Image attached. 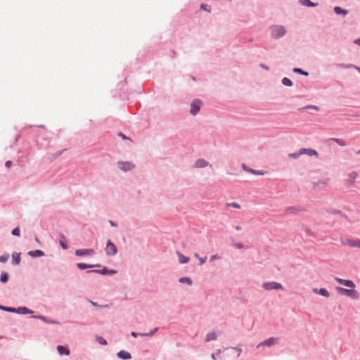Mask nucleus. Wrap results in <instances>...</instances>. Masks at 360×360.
<instances>
[{"label":"nucleus","instance_id":"47","mask_svg":"<svg viewBox=\"0 0 360 360\" xmlns=\"http://www.w3.org/2000/svg\"><path fill=\"white\" fill-rule=\"evenodd\" d=\"M11 164H12V162H11V160H8V161L6 162V164H5V165H6V167H11Z\"/></svg>","mask_w":360,"mask_h":360},{"label":"nucleus","instance_id":"26","mask_svg":"<svg viewBox=\"0 0 360 360\" xmlns=\"http://www.w3.org/2000/svg\"><path fill=\"white\" fill-rule=\"evenodd\" d=\"M8 274L4 271L1 272V278H0L1 282L5 283L8 281Z\"/></svg>","mask_w":360,"mask_h":360},{"label":"nucleus","instance_id":"54","mask_svg":"<svg viewBox=\"0 0 360 360\" xmlns=\"http://www.w3.org/2000/svg\"><path fill=\"white\" fill-rule=\"evenodd\" d=\"M194 256L199 259L200 258L198 253H195Z\"/></svg>","mask_w":360,"mask_h":360},{"label":"nucleus","instance_id":"3","mask_svg":"<svg viewBox=\"0 0 360 360\" xmlns=\"http://www.w3.org/2000/svg\"><path fill=\"white\" fill-rule=\"evenodd\" d=\"M262 288L266 290L283 289V286L281 283L274 281L264 282L262 284Z\"/></svg>","mask_w":360,"mask_h":360},{"label":"nucleus","instance_id":"10","mask_svg":"<svg viewBox=\"0 0 360 360\" xmlns=\"http://www.w3.org/2000/svg\"><path fill=\"white\" fill-rule=\"evenodd\" d=\"M300 154H301V155L306 154L309 156H318V153L315 150L311 148H301L300 150Z\"/></svg>","mask_w":360,"mask_h":360},{"label":"nucleus","instance_id":"55","mask_svg":"<svg viewBox=\"0 0 360 360\" xmlns=\"http://www.w3.org/2000/svg\"><path fill=\"white\" fill-rule=\"evenodd\" d=\"M211 356L213 360H216L214 354H212Z\"/></svg>","mask_w":360,"mask_h":360},{"label":"nucleus","instance_id":"49","mask_svg":"<svg viewBox=\"0 0 360 360\" xmlns=\"http://www.w3.org/2000/svg\"><path fill=\"white\" fill-rule=\"evenodd\" d=\"M116 273H117V271H115V270H110V271H108V274H111V275H112V274H116Z\"/></svg>","mask_w":360,"mask_h":360},{"label":"nucleus","instance_id":"13","mask_svg":"<svg viewBox=\"0 0 360 360\" xmlns=\"http://www.w3.org/2000/svg\"><path fill=\"white\" fill-rule=\"evenodd\" d=\"M209 165L208 162L204 159H198L195 162V167L197 168L205 167Z\"/></svg>","mask_w":360,"mask_h":360},{"label":"nucleus","instance_id":"50","mask_svg":"<svg viewBox=\"0 0 360 360\" xmlns=\"http://www.w3.org/2000/svg\"><path fill=\"white\" fill-rule=\"evenodd\" d=\"M354 42V44H357V45L360 46V38H359V39H356Z\"/></svg>","mask_w":360,"mask_h":360},{"label":"nucleus","instance_id":"32","mask_svg":"<svg viewBox=\"0 0 360 360\" xmlns=\"http://www.w3.org/2000/svg\"><path fill=\"white\" fill-rule=\"evenodd\" d=\"M335 143H337L340 146H346V141L341 139H333Z\"/></svg>","mask_w":360,"mask_h":360},{"label":"nucleus","instance_id":"4","mask_svg":"<svg viewBox=\"0 0 360 360\" xmlns=\"http://www.w3.org/2000/svg\"><path fill=\"white\" fill-rule=\"evenodd\" d=\"M105 250L106 255L108 256L115 255L117 252V247L111 242L110 240H108Z\"/></svg>","mask_w":360,"mask_h":360},{"label":"nucleus","instance_id":"35","mask_svg":"<svg viewBox=\"0 0 360 360\" xmlns=\"http://www.w3.org/2000/svg\"><path fill=\"white\" fill-rule=\"evenodd\" d=\"M299 210L298 208L295 207H289L286 209V212L292 213V212H297Z\"/></svg>","mask_w":360,"mask_h":360},{"label":"nucleus","instance_id":"31","mask_svg":"<svg viewBox=\"0 0 360 360\" xmlns=\"http://www.w3.org/2000/svg\"><path fill=\"white\" fill-rule=\"evenodd\" d=\"M96 341L102 345H107V342L106 340L103 338V337H101V336H96Z\"/></svg>","mask_w":360,"mask_h":360},{"label":"nucleus","instance_id":"19","mask_svg":"<svg viewBox=\"0 0 360 360\" xmlns=\"http://www.w3.org/2000/svg\"><path fill=\"white\" fill-rule=\"evenodd\" d=\"M217 333L214 331L210 332L206 335L205 342H209L211 340H215L217 339Z\"/></svg>","mask_w":360,"mask_h":360},{"label":"nucleus","instance_id":"15","mask_svg":"<svg viewBox=\"0 0 360 360\" xmlns=\"http://www.w3.org/2000/svg\"><path fill=\"white\" fill-rule=\"evenodd\" d=\"M117 356L122 359H124V360H127V359H129L131 358V354L127 352V351H124V350H122L120 352H119L117 353Z\"/></svg>","mask_w":360,"mask_h":360},{"label":"nucleus","instance_id":"38","mask_svg":"<svg viewBox=\"0 0 360 360\" xmlns=\"http://www.w3.org/2000/svg\"><path fill=\"white\" fill-rule=\"evenodd\" d=\"M8 258H9V255H5L0 256V262H7Z\"/></svg>","mask_w":360,"mask_h":360},{"label":"nucleus","instance_id":"12","mask_svg":"<svg viewBox=\"0 0 360 360\" xmlns=\"http://www.w3.org/2000/svg\"><path fill=\"white\" fill-rule=\"evenodd\" d=\"M313 292L316 294H319L326 297H328L330 296L329 292L326 288H314Z\"/></svg>","mask_w":360,"mask_h":360},{"label":"nucleus","instance_id":"44","mask_svg":"<svg viewBox=\"0 0 360 360\" xmlns=\"http://www.w3.org/2000/svg\"><path fill=\"white\" fill-rule=\"evenodd\" d=\"M199 261H200V264L202 265L206 261V257H204V258L200 257V258H199Z\"/></svg>","mask_w":360,"mask_h":360},{"label":"nucleus","instance_id":"11","mask_svg":"<svg viewBox=\"0 0 360 360\" xmlns=\"http://www.w3.org/2000/svg\"><path fill=\"white\" fill-rule=\"evenodd\" d=\"M340 240V243L342 245L349 246L351 248L354 238H347V237H341Z\"/></svg>","mask_w":360,"mask_h":360},{"label":"nucleus","instance_id":"17","mask_svg":"<svg viewBox=\"0 0 360 360\" xmlns=\"http://www.w3.org/2000/svg\"><path fill=\"white\" fill-rule=\"evenodd\" d=\"M157 330H158V328H155L149 333H135V332H132L131 333V335L133 337H134V338H136L138 335H140V336H151V335H154L155 333Z\"/></svg>","mask_w":360,"mask_h":360},{"label":"nucleus","instance_id":"58","mask_svg":"<svg viewBox=\"0 0 360 360\" xmlns=\"http://www.w3.org/2000/svg\"><path fill=\"white\" fill-rule=\"evenodd\" d=\"M356 154L360 155V150L356 152Z\"/></svg>","mask_w":360,"mask_h":360},{"label":"nucleus","instance_id":"28","mask_svg":"<svg viewBox=\"0 0 360 360\" xmlns=\"http://www.w3.org/2000/svg\"><path fill=\"white\" fill-rule=\"evenodd\" d=\"M179 282L181 283H186L188 285H191V280L188 277H182L179 279Z\"/></svg>","mask_w":360,"mask_h":360},{"label":"nucleus","instance_id":"16","mask_svg":"<svg viewBox=\"0 0 360 360\" xmlns=\"http://www.w3.org/2000/svg\"><path fill=\"white\" fill-rule=\"evenodd\" d=\"M242 167L243 169L248 172H250V173H252V174H256V175H263L264 174V172H262V171H257V170H254L251 168H249L248 167H247L245 164H243L242 165Z\"/></svg>","mask_w":360,"mask_h":360},{"label":"nucleus","instance_id":"57","mask_svg":"<svg viewBox=\"0 0 360 360\" xmlns=\"http://www.w3.org/2000/svg\"><path fill=\"white\" fill-rule=\"evenodd\" d=\"M121 136H122V139H127V137L124 135L122 134Z\"/></svg>","mask_w":360,"mask_h":360},{"label":"nucleus","instance_id":"43","mask_svg":"<svg viewBox=\"0 0 360 360\" xmlns=\"http://www.w3.org/2000/svg\"><path fill=\"white\" fill-rule=\"evenodd\" d=\"M3 309L4 310H6L8 311H11V312H15L16 311V309L15 308H10V307H3Z\"/></svg>","mask_w":360,"mask_h":360},{"label":"nucleus","instance_id":"46","mask_svg":"<svg viewBox=\"0 0 360 360\" xmlns=\"http://www.w3.org/2000/svg\"><path fill=\"white\" fill-rule=\"evenodd\" d=\"M219 257L217 255H212V256L210 257V260H211V261H213V260H214V259H219Z\"/></svg>","mask_w":360,"mask_h":360},{"label":"nucleus","instance_id":"36","mask_svg":"<svg viewBox=\"0 0 360 360\" xmlns=\"http://www.w3.org/2000/svg\"><path fill=\"white\" fill-rule=\"evenodd\" d=\"M301 155V154H300V151L298 153H290L288 155V157L290 158H299L300 156Z\"/></svg>","mask_w":360,"mask_h":360},{"label":"nucleus","instance_id":"1","mask_svg":"<svg viewBox=\"0 0 360 360\" xmlns=\"http://www.w3.org/2000/svg\"><path fill=\"white\" fill-rule=\"evenodd\" d=\"M271 36L274 38L283 37L285 34V30L283 26L275 25L271 27Z\"/></svg>","mask_w":360,"mask_h":360},{"label":"nucleus","instance_id":"33","mask_svg":"<svg viewBox=\"0 0 360 360\" xmlns=\"http://www.w3.org/2000/svg\"><path fill=\"white\" fill-rule=\"evenodd\" d=\"M77 266L79 269H88V268H91L93 266L91 265H88V264H84V263H78L77 264Z\"/></svg>","mask_w":360,"mask_h":360},{"label":"nucleus","instance_id":"6","mask_svg":"<svg viewBox=\"0 0 360 360\" xmlns=\"http://www.w3.org/2000/svg\"><path fill=\"white\" fill-rule=\"evenodd\" d=\"M117 165L119 168L124 172L131 170L134 167V165L130 162H119Z\"/></svg>","mask_w":360,"mask_h":360},{"label":"nucleus","instance_id":"21","mask_svg":"<svg viewBox=\"0 0 360 360\" xmlns=\"http://www.w3.org/2000/svg\"><path fill=\"white\" fill-rule=\"evenodd\" d=\"M358 174L356 172H352L348 175V181L350 184H353L356 179Z\"/></svg>","mask_w":360,"mask_h":360},{"label":"nucleus","instance_id":"51","mask_svg":"<svg viewBox=\"0 0 360 360\" xmlns=\"http://www.w3.org/2000/svg\"><path fill=\"white\" fill-rule=\"evenodd\" d=\"M260 66H261L262 68H263L266 69V70H269V68H268V67H266V65H262H262H260Z\"/></svg>","mask_w":360,"mask_h":360},{"label":"nucleus","instance_id":"34","mask_svg":"<svg viewBox=\"0 0 360 360\" xmlns=\"http://www.w3.org/2000/svg\"><path fill=\"white\" fill-rule=\"evenodd\" d=\"M293 71L295 72L300 73V74L304 75L305 76H308L309 75V73L307 72H304L302 70H301L300 68H294Z\"/></svg>","mask_w":360,"mask_h":360},{"label":"nucleus","instance_id":"24","mask_svg":"<svg viewBox=\"0 0 360 360\" xmlns=\"http://www.w3.org/2000/svg\"><path fill=\"white\" fill-rule=\"evenodd\" d=\"M29 255L32 257H41L44 255V252L40 250H37L34 251L29 252Z\"/></svg>","mask_w":360,"mask_h":360},{"label":"nucleus","instance_id":"27","mask_svg":"<svg viewBox=\"0 0 360 360\" xmlns=\"http://www.w3.org/2000/svg\"><path fill=\"white\" fill-rule=\"evenodd\" d=\"M60 244L63 249H68V245L65 242V237L64 236H60Z\"/></svg>","mask_w":360,"mask_h":360},{"label":"nucleus","instance_id":"30","mask_svg":"<svg viewBox=\"0 0 360 360\" xmlns=\"http://www.w3.org/2000/svg\"><path fill=\"white\" fill-rule=\"evenodd\" d=\"M351 248H355L360 249V239L354 238Z\"/></svg>","mask_w":360,"mask_h":360},{"label":"nucleus","instance_id":"39","mask_svg":"<svg viewBox=\"0 0 360 360\" xmlns=\"http://www.w3.org/2000/svg\"><path fill=\"white\" fill-rule=\"evenodd\" d=\"M200 7L202 9L207 11L208 12H210V6L205 4H202Z\"/></svg>","mask_w":360,"mask_h":360},{"label":"nucleus","instance_id":"14","mask_svg":"<svg viewBox=\"0 0 360 360\" xmlns=\"http://www.w3.org/2000/svg\"><path fill=\"white\" fill-rule=\"evenodd\" d=\"M57 350L60 355H69L70 354V350L67 347L58 345L57 347Z\"/></svg>","mask_w":360,"mask_h":360},{"label":"nucleus","instance_id":"29","mask_svg":"<svg viewBox=\"0 0 360 360\" xmlns=\"http://www.w3.org/2000/svg\"><path fill=\"white\" fill-rule=\"evenodd\" d=\"M282 83L283 85L286 86H291L292 85V82H291V80L286 77L283 79Z\"/></svg>","mask_w":360,"mask_h":360},{"label":"nucleus","instance_id":"18","mask_svg":"<svg viewBox=\"0 0 360 360\" xmlns=\"http://www.w3.org/2000/svg\"><path fill=\"white\" fill-rule=\"evenodd\" d=\"M176 255L179 257V262L181 264H186L189 262V258L182 255L180 252L177 251Z\"/></svg>","mask_w":360,"mask_h":360},{"label":"nucleus","instance_id":"20","mask_svg":"<svg viewBox=\"0 0 360 360\" xmlns=\"http://www.w3.org/2000/svg\"><path fill=\"white\" fill-rule=\"evenodd\" d=\"M33 317L36 318V319H41V320H42L43 321L46 322V323H53V324H58V322H57L56 321H53V320L49 319L46 317L43 316H34Z\"/></svg>","mask_w":360,"mask_h":360},{"label":"nucleus","instance_id":"22","mask_svg":"<svg viewBox=\"0 0 360 360\" xmlns=\"http://www.w3.org/2000/svg\"><path fill=\"white\" fill-rule=\"evenodd\" d=\"M12 258H13V264H15L16 265H18L20 264V253H17V252L13 253Z\"/></svg>","mask_w":360,"mask_h":360},{"label":"nucleus","instance_id":"8","mask_svg":"<svg viewBox=\"0 0 360 360\" xmlns=\"http://www.w3.org/2000/svg\"><path fill=\"white\" fill-rule=\"evenodd\" d=\"M335 280L337 281L339 283L344 285L348 288H354L355 284L352 281L350 280H345L338 277L335 278Z\"/></svg>","mask_w":360,"mask_h":360},{"label":"nucleus","instance_id":"41","mask_svg":"<svg viewBox=\"0 0 360 360\" xmlns=\"http://www.w3.org/2000/svg\"><path fill=\"white\" fill-rule=\"evenodd\" d=\"M229 205H230L234 208H236V209H240L241 207L240 205L236 202H232V203L229 204Z\"/></svg>","mask_w":360,"mask_h":360},{"label":"nucleus","instance_id":"5","mask_svg":"<svg viewBox=\"0 0 360 360\" xmlns=\"http://www.w3.org/2000/svg\"><path fill=\"white\" fill-rule=\"evenodd\" d=\"M202 106V101L199 99L194 100L191 104L190 112L193 115H195Z\"/></svg>","mask_w":360,"mask_h":360},{"label":"nucleus","instance_id":"53","mask_svg":"<svg viewBox=\"0 0 360 360\" xmlns=\"http://www.w3.org/2000/svg\"><path fill=\"white\" fill-rule=\"evenodd\" d=\"M110 224H111V226H116V225L114 224V222H113V221H110Z\"/></svg>","mask_w":360,"mask_h":360},{"label":"nucleus","instance_id":"9","mask_svg":"<svg viewBox=\"0 0 360 360\" xmlns=\"http://www.w3.org/2000/svg\"><path fill=\"white\" fill-rule=\"evenodd\" d=\"M94 253V250L93 249H79L75 251V255L79 257L84 255H91Z\"/></svg>","mask_w":360,"mask_h":360},{"label":"nucleus","instance_id":"23","mask_svg":"<svg viewBox=\"0 0 360 360\" xmlns=\"http://www.w3.org/2000/svg\"><path fill=\"white\" fill-rule=\"evenodd\" d=\"M19 314H32V311L30 309H28L27 307H18L16 309V311Z\"/></svg>","mask_w":360,"mask_h":360},{"label":"nucleus","instance_id":"59","mask_svg":"<svg viewBox=\"0 0 360 360\" xmlns=\"http://www.w3.org/2000/svg\"><path fill=\"white\" fill-rule=\"evenodd\" d=\"M356 69L358 70V71L360 72V68H356Z\"/></svg>","mask_w":360,"mask_h":360},{"label":"nucleus","instance_id":"2","mask_svg":"<svg viewBox=\"0 0 360 360\" xmlns=\"http://www.w3.org/2000/svg\"><path fill=\"white\" fill-rule=\"evenodd\" d=\"M335 289L340 294L350 297L354 299L357 297V292L354 288L346 289L341 287H336Z\"/></svg>","mask_w":360,"mask_h":360},{"label":"nucleus","instance_id":"7","mask_svg":"<svg viewBox=\"0 0 360 360\" xmlns=\"http://www.w3.org/2000/svg\"><path fill=\"white\" fill-rule=\"evenodd\" d=\"M278 342V338H270L266 340L265 341L259 343L257 345V347H259L261 346H268V347H270L271 345L277 344Z\"/></svg>","mask_w":360,"mask_h":360},{"label":"nucleus","instance_id":"48","mask_svg":"<svg viewBox=\"0 0 360 360\" xmlns=\"http://www.w3.org/2000/svg\"><path fill=\"white\" fill-rule=\"evenodd\" d=\"M232 349H236L238 352V354L237 356H239L240 355V352L242 351L240 348H235V347H233Z\"/></svg>","mask_w":360,"mask_h":360},{"label":"nucleus","instance_id":"42","mask_svg":"<svg viewBox=\"0 0 360 360\" xmlns=\"http://www.w3.org/2000/svg\"><path fill=\"white\" fill-rule=\"evenodd\" d=\"M303 4H304L306 6H314V5L309 0H303Z\"/></svg>","mask_w":360,"mask_h":360},{"label":"nucleus","instance_id":"25","mask_svg":"<svg viewBox=\"0 0 360 360\" xmlns=\"http://www.w3.org/2000/svg\"><path fill=\"white\" fill-rule=\"evenodd\" d=\"M334 11H335V12L337 14H344V15H346L348 13L347 11L344 10V9H342V8H340L339 6L335 7Z\"/></svg>","mask_w":360,"mask_h":360},{"label":"nucleus","instance_id":"52","mask_svg":"<svg viewBox=\"0 0 360 360\" xmlns=\"http://www.w3.org/2000/svg\"><path fill=\"white\" fill-rule=\"evenodd\" d=\"M310 108H313V109H315V110H318V107L314 105V106H311L309 107Z\"/></svg>","mask_w":360,"mask_h":360},{"label":"nucleus","instance_id":"37","mask_svg":"<svg viewBox=\"0 0 360 360\" xmlns=\"http://www.w3.org/2000/svg\"><path fill=\"white\" fill-rule=\"evenodd\" d=\"M12 234L14 235V236H20V229L18 227L14 229L13 231H12Z\"/></svg>","mask_w":360,"mask_h":360},{"label":"nucleus","instance_id":"40","mask_svg":"<svg viewBox=\"0 0 360 360\" xmlns=\"http://www.w3.org/2000/svg\"><path fill=\"white\" fill-rule=\"evenodd\" d=\"M93 271L94 272H98V273L102 274H107L108 273V270L107 269L106 267L103 268V269L101 270V271L96 270V271Z\"/></svg>","mask_w":360,"mask_h":360},{"label":"nucleus","instance_id":"45","mask_svg":"<svg viewBox=\"0 0 360 360\" xmlns=\"http://www.w3.org/2000/svg\"><path fill=\"white\" fill-rule=\"evenodd\" d=\"M235 246L238 248V249H242L243 248V245L242 243H237L235 245Z\"/></svg>","mask_w":360,"mask_h":360},{"label":"nucleus","instance_id":"56","mask_svg":"<svg viewBox=\"0 0 360 360\" xmlns=\"http://www.w3.org/2000/svg\"><path fill=\"white\" fill-rule=\"evenodd\" d=\"M236 230L239 231V230H241V227L240 226H236Z\"/></svg>","mask_w":360,"mask_h":360}]
</instances>
